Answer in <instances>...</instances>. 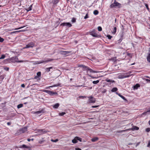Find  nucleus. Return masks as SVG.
Segmentation results:
<instances>
[{
    "label": "nucleus",
    "mask_w": 150,
    "mask_h": 150,
    "mask_svg": "<svg viewBox=\"0 0 150 150\" xmlns=\"http://www.w3.org/2000/svg\"><path fill=\"white\" fill-rule=\"evenodd\" d=\"M139 87V85L138 84H137L134 86V89H137Z\"/></svg>",
    "instance_id": "nucleus-19"
},
{
    "label": "nucleus",
    "mask_w": 150,
    "mask_h": 150,
    "mask_svg": "<svg viewBox=\"0 0 150 150\" xmlns=\"http://www.w3.org/2000/svg\"><path fill=\"white\" fill-rule=\"evenodd\" d=\"M43 91L46 92L51 96H52L54 94H57V93L56 92H54L48 90H44Z\"/></svg>",
    "instance_id": "nucleus-4"
},
{
    "label": "nucleus",
    "mask_w": 150,
    "mask_h": 150,
    "mask_svg": "<svg viewBox=\"0 0 150 150\" xmlns=\"http://www.w3.org/2000/svg\"><path fill=\"white\" fill-rule=\"evenodd\" d=\"M146 81L150 82V80L149 79H146Z\"/></svg>",
    "instance_id": "nucleus-61"
},
{
    "label": "nucleus",
    "mask_w": 150,
    "mask_h": 150,
    "mask_svg": "<svg viewBox=\"0 0 150 150\" xmlns=\"http://www.w3.org/2000/svg\"><path fill=\"white\" fill-rule=\"evenodd\" d=\"M27 130V127H25L22 128L18 130L16 134L19 135L21 133H24Z\"/></svg>",
    "instance_id": "nucleus-2"
},
{
    "label": "nucleus",
    "mask_w": 150,
    "mask_h": 150,
    "mask_svg": "<svg viewBox=\"0 0 150 150\" xmlns=\"http://www.w3.org/2000/svg\"><path fill=\"white\" fill-rule=\"evenodd\" d=\"M116 93L121 98H122L124 100L126 101L127 99L125 98V97L121 95L120 93H118L117 92H116Z\"/></svg>",
    "instance_id": "nucleus-15"
},
{
    "label": "nucleus",
    "mask_w": 150,
    "mask_h": 150,
    "mask_svg": "<svg viewBox=\"0 0 150 150\" xmlns=\"http://www.w3.org/2000/svg\"><path fill=\"white\" fill-rule=\"evenodd\" d=\"M127 0L128 1L127 3V4L129 5L130 4V3L131 2V0Z\"/></svg>",
    "instance_id": "nucleus-51"
},
{
    "label": "nucleus",
    "mask_w": 150,
    "mask_h": 150,
    "mask_svg": "<svg viewBox=\"0 0 150 150\" xmlns=\"http://www.w3.org/2000/svg\"><path fill=\"white\" fill-rule=\"evenodd\" d=\"M59 0H52V2L54 5H56L59 2Z\"/></svg>",
    "instance_id": "nucleus-17"
},
{
    "label": "nucleus",
    "mask_w": 150,
    "mask_h": 150,
    "mask_svg": "<svg viewBox=\"0 0 150 150\" xmlns=\"http://www.w3.org/2000/svg\"><path fill=\"white\" fill-rule=\"evenodd\" d=\"M106 81L107 82H112V83H114L115 81L113 80H110V79H106Z\"/></svg>",
    "instance_id": "nucleus-28"
},
{
    "label": "nucleus",
    "mask_w": 150,
    "mask_h": 150,
    "mask_svg": "<svg viewBox=\"0 0 150 150\" xmlns=\"http://www.w3.org/2000/svg\"><path fill=\"white\" fill-rule=\"evenodd\" d=\"M76 150H81V149L79 148H75Z\"/></svg>",
    "instance_id": "nucleus-57"
},
{
    "label": "nucleus",
    "mask_w": 150,
    "mask_h": 150,
    "mask_svg": "<svg viewBox=\"0 0 150 150\" xmlns=\"http://www.w3.org/2000/svg\"><path fill=\"white\" fill-rule=\"evenodd\" d=\"M116 29H117V28L116 27H115L114 28V29H113V33H115L116 32Z\"/></svg>",
    "instance_id": "nucleus-38"
},
{
    "label": "nucleus",
    "mask_w": 150,
    "mask_h": 150,
    "mask_svg": "<svg viewBox=\"0 0 150 150\" xmlns=\"http://www.w3.org/2000/svg\"><path fill=\"white\" fill-rule=\"evenodd\" d=\"M121 4L120 3L117 2L116 1H115L110 6L111 7L117 6L120 7Z\"/></svg>",
    "instance_id": "nucleus-5"
},
{
    "label": "nucleus",
    "mask_w": 150,
    "mask_h": 150,
    "mask_svg": "<svg viewBox=\"0 0 150 150\" xmlns=\"http://www.w3.org/2000/svg\"><path fill=\"white\" fill-rule=\"evenodd\" d=\"M99 106L98 105H95V106H93L92 107V108H96L98 107Z\"/></svg>",
    "instance_id": "nucleus-52"
},
{
    "label": "nucleus",
    "mask_w": 150,
    "mask_h": 150,
    "mask_svg": "<svg viewBox=\"0 0 150 150\" xmlns=\"http://www.w3.org/2000/svg\"><path fill=\"white\" fill-rule=\"evenodd\" d=\"M98 29L99 31H101L102 30V28L100 26H98Z\"/></svg>",
    "instance_id": "nucleus-39"
},
{
    "label": "nucleus",
    "mask_w": 150,
    "mask_h": 150,
    "mask_svg": "<svg viewBox=\"0 0 150 150\" xmlns=\"http://www.w3.org/2000/svg\"><path fill=\"white\" fill-rule=\"evenodd\" d=\"M39 132H42V134H45L47 132H49L48 131L45 129H40L38 130Z\"/></svg>",
    "instance_id": "nucleus-13"
},
{
    "label": "nucleus",
    "mask_w": 150,
    "mask_h": 150,
    "mask_svg": "<svg viewBox=\"0 0 150 150\" xmlns=\"http://www.w3.org/2000/svg\"><path fill=\"white\" fill-rule=\"evenodd\" d=\"M4 69L6 71H8L9 69V68L8 67H6L4 68Z\"/></svg>",
    "instance_id": "nucleus-59"
},
{
    "label": "nucleus",
    "mask_w": 150,
    "mask_h": 150,
    "mask_svg": "<svg viewBox=\"0 0 150 150\" xmlns=\"http://www.w3.org/2000/svg\"><path fill=\"white\" fill-rule=\"evenodd\" d=\"M31 140V139H27V140L28 141V142H30V140Z\"/></svg>",
    "instance_id": "nucleus-62"
},
{
    "label": "nucleus",
    "mask_w": 150,
    "mask_h": 150,
    "mask_svg": "<svg viewBox=\"0 0 150 150\" xmlns=\"http://www.w3.org/2000/svg\"><path fill=\"white\" fill-rule=\"evenodd\" d=\"M32 4L28 8L26 9V10L27 11H29L32 10Z\"/></svg>",
    "instance_id": "nucleus-23"
},
{
    "label": "nucleus",
    "mask_w": 150,
    "mask_h": 150,
    "mask_svg": "<svg viewBox=\"0 0 150 150\" xmlns=\"http://www.w3.org/2000/svg\"><path fill=\"white\" fill-rule=\"evenodd\" d=\"M4 41V39L2 38L1 37H0V42H2Z\"/></svg>",
    "instance_id": "nucleus-49"
},
{
    "label": "nucleus",
    "mask_w": 150,
    "mask_h": 150,
    "mask_svg": "<svg viewBox=\"0 0 150 150\" xmlns=\"http://www.w3.org/2000/svg\"><path fill=\"white\" fill-rule=\"evenodd\" d=\"M139 129V128L137 127L136 126H133L132 128H130L129 129H128V131L130 130H132V131H134L135 130H138Z\"/></svg>",
    "instance_id": "nucleus-14"
},
{
    "label": "nucleus",
    "mask_w": 150,
    "mask_h": 150,
    "mask_svg": "<svg viewBox=\"0 0 150 150\" xmlns=\"http://www.w3.org/2000/svg\"><path fill=\"white\" fill-rule=\"evenodd\" d=\"M98 10H95V11H93V14L95 15H97L98 14Z\"/></svg>",
    "instance_id": "nucleus-32"
},
{
    "label": "nucleus",
    "mask_w": 150,
    "mask_h": 150,
    "mask_svg": "<svg viewBox=\"0 0 150 150\" xmlns=\"http://www.w3.org/2000/svg\"><path fill=\"white\" fill-rule=\"evenodd\" d=\"M35 46V43L33 42H31L29 43L26 46V47L24 48H29L30 47H33Z\"/></svg>",
    "instance_id": "nucleus-7"
},
{
    "label": "nucleus",
    "mask_w": 150,
    "mask_h": 150,
    "mask_svg": "<svg viewBox=\"0 0 150 150\" xmlns=\"http://www.w3.org/2000/svg\"><path fill=\"white\" fill-rule=\"evenodd\" d=\"M89 98V102L90 103H95L96 102L95 99L92 96H91Z\"/></svg>",
    "instance_id": "nucleus-8"
},
{
    "label": "nucleus",
    "mask_w": 150,
    "mask_h": 150,
    "mask_svg": "<svg viewBox=\"0 0 150 150\" xmlns=\"http://www.w3.org/2000/svg\"><path fill=\"white\" fill-rule=\"evenodd\" d=\"M88 69V71H90V72L91 73H97V72H98V71H94V70H93L92 69H91L90 68H89V69Z\"/></svg>",
    "instance_id": "nucleus-20"
},
{
    "label": "nucleus",
    "mask_w": 150,
    "mask_h": 150,
    "mask_svg": "<svg viewBox=\"0 0 150 150\" xmlns=\"http://www.w3.org/2000/svg\"><path fill=\"white\" fill-rule=\"evenodd\" d=\"M147 61L149 63L150 62V53H149L148 55L147 56Z\"/></svg>",
    "instance_id": "nucleus-25"
},
{
    "label": "nucleus",
    "mask_w": 150,
    "mask_h": 150,
    "mask_svg": "<svg viewBox=\"0 0 150 150\" xmlns=\"http://www.w3.org/2000/svg\"><path fill=\"white\" fill-rule=\"evenodd\" d=\"M149 125H150V121H149Z\"/></svg>",
    "instance_id": "nucleus-64"
},
{
    "label": "nucleus",
    "mask_w": 150,
    "mask_h": 150,
    "mask_svg": "<svg viewBox=\"0 0 150 150\" xmlns=\"http://www.w3.org/2000/svg\"><path fill=\"white\" fill-rule=\"evenodd\" d=\"M75 86L76 87H81V86H83V87H85V86H83V85H79V86Z\"/></svg>",
    "instance_id": "nucleus-53"
},
{
    "label": "nucleus",
    "mask_w": 150,
    "mask_h": 150,
    "mask_svg": "<svg viewBox=\"0 0 150 150\" xmlns=\"http://www.w3.org/2000/svg\"><path fill=\"white\" fill-rule=\"evenodd\" d=\"M37 75L38 77L40 76L41 73L40 72H38L37 73Z\"/></svg>",
    "instance_id": "nucleus-41"
},
{
    "label": "nucleus",
    "mask_w": 150,
    "mask_h": 150,
    "mask_svg": "<svg viewBox=\"0 0 150 150\" xmlns=\"http://www.w3.org/2000/svg\"><path fill=\"white\" fill-rule=\"evenodd\" d=\"M72 142L73 143H76L77 142V139L76 138V137L74 138V139H73L72 140Z\"/></svg>",
    "instance_id": "nucleus-30"
},
{
    "label": "nucleus",
    "mask_w": 150,
    "mask_h": 150,
    "mask_svg": "<svg viewBox=\"0 0 150 150\" xmlns=\"http://www.w3.org/2000/svg\"><path fill=\"white\" fill-rule=\"evenodd\" d=\"M88 13H87L86 15L85 16V17H84V18L85 19H86L87 18H88Z\"/></svg>",
    "instance_id": "nucleus-47"
},
{
    "label": "nucleus",
    "mask_w": 150,
    "mask_h": 150,
    "mask_svg": "<svg viewBox=\"0 0 150 150\" xmlns=\"http://www.w3.org/2000/svg\"><path fill=\"white\" fill-rule=\"evenodd\" d=\"M90 34L93 37H100V36L98 35L96 33L92 31L90 33Z\"/></svg>",
    "instance_id": "nucleus-11"
},
{
    "label": "nucleus",
    "mask_w": 150,
    "mask_h": 150,
    "mask_svg": "<svg viewBox=\"0 0 150 150\" xmlns=\"http://www.w3.org/2000/svg\"><path fill=\"white\" fill-rule=\"evenodd\" d=\"M127 55L130 57H132V55H131V54H130V53H128L127 54Z\"/></svg>",
    "instance_id": "nucleus-54"
},
{
    "label": "nucleus",
    "mask_w": 150,
    "mask_h": 150,
    "mask_svg": "<svg viewBox=\"0 0 150 150\" xmlns=\"http://www.w3.org/2000/svg\"><path fill=\"white\" fill-rule=\"evenodd\" d=\"M20 147L21 148L25 149L28 148V147L26 146V145L25 144H23Z\"/></svg>",
    "instance_id": "nucleus-29"
},
{
    "label": "nucleus",
    "mask_w": 150,
    "mask_h": 150,
    "mask_svg": "<svg viewBox=\"0 0 150 150\" xmlns=\"http://www.w3.org/2000/svg\"><path fill=\"white\" fill-rule=\"evenodd\" d=\"M21 87L24 88L25 87V85L24 84H22L21 85Z\"/></svg>",
    "instance_id": "nucleus-55"
},
{
    "label": "nucleus",
    "mask_w": 150,
    "mask_h": 150,
    "mask_svg": "<svg viewBox=\"0 0 150 150\" xmlns=\"http://www.w3.org/2000/svg\"><path fill=\"white\" fill-rule=\"evenodd\" d=\"M88 76H90V77H91V78H93H93H95L94 77H93V76H91V75H88Z\"/></svg>",
    "instance_id": "nucleus-60"
},
{
    "label": "nucleus",
    "mask_w": 150,
    "mask_h": 150,
    "mask_svg": "<svg viewBox=\"0 0 150 150\" xmlns=\"http://www.w3.org/2000/svg\"><path fill=\"white\" fill-rule=\"evenodd\" d=\"M52 67H50L49 68H47L45 69L46 70V71L47 72H48L50 71V69H52Z\"/></svg>",
    "instance_id": "nucleus-31"
},
{
    "label": "nucleus",
    "mask_w": 150,
    "mask_h": 150,
    "mask_svg": "<svg viewBox=\"0 0 150 150\" xmlns=\"http://www.w3.org/2000/svg\"><path fill=\"white\" fill-rule=\"evenodd\" d=\"M118 89L116 87H114L112 88V89L111 90V91L112 92H115L117 91Z\"/></svg>",
    "instance_id": "nucleus-26"
},
{
    "label": "nucleus",
    "mask_w": 150,
    "mask_h": 150,
    "mask_svg": "<svg viewBox=\"0 0 150 150\" xmlns=\"http://www.w3.org/2000/svg\"><path fill=\"white\" fill-rule=\"evenodd\" d=\"M11 122H8L7 123V124L8 125H11Z\"/></svg>",
    "instance_id": "nucleus-56"
},
{
    "label": "nucleus",
    "mask_w": 150,
    "mask_h": 150,
    "mask_svg": "<svg viewBox=\"0 0 150 150\" xmlns=\"http://www.w3.org/2000/svg\"><path fill=\"white\" fill-rule=\"evenodd\" d=\"M139 143H137V144L136 146H138V145L139 144Z\"/></svg>",
    "instance_id": "nucleus-63"
},
{
    "label": "nucleus",
    "mask_w": 150,
    "mask_h": 150,
    "mask_svg": "<svg viewBox=\"0 0 150 150\" xmlns=\"http://www.w3.org/2000/svg\"><path fill=\"white\" fill-rule=\"evenodd\" d=\"M71 21L73 23H75L76 21V19L75 18H73L71 20Z\"/></svg>",
    "instance_id": "nucleus-40"
},
{
    "label": "nucleus",
    "mask_w": 150,
    "mask_h": 150,
    "mask_svg": "<svg viewBox=\"0 0 150 150\" xmlns=\"http://www.w3.org/2000/svg\"><path fill=\"white\" fill-rule=\"evenodd\" d=\"M76 139H77V140H79V141L80 142H81V141H82V139L81 138L79 137H76Z\"/></svg>",
    "instance_id": "nucleus-34"
},
{
    "label": "nucleus",
    "mask_w": 150,
    "mask_h": 150,
    "mask_svg": "<svg viewBox=\"0 0 150 150\" xmlns=\"http://www.w3.org/2000/svg\"><path fill=\"white\" fill-rule=\"evenodd\" d=\"M131 72V71H129L127 73H121L118 76V78L120 79H122L124 78L129 77L132 76V74H129L128 75H127V74L130 73Z\"/></svg>",
    "instance_id": "nucleus-1"
},
{
    "label": "nucleus",
    "mask_w": 150,
    "mask_h": 150,
    "mask_svg": "<svg viewBox=\"0 0 150 150\" xmlns=\"http://www.w3.org/2000/svg\"><path fill=\"white\" fill-rule=\"evenodd\" d=\"M107 37L109 39H111L112 38V36L110 35H107Z\"/></svg>",
    "instance_id": "nucleus-43"
},
{
    "label": "nucleus",
    "mask_w": 150,
    "mask_h": 150,
    "mask_svg": "<svg viewBox=\"0 0 150 150\" xmlns=\"http://www.w3.org/2000/svg\"><path fill=\"white\" fill-rule=\"evenodd\" d=\"M145 6H146V8L147 9V10H149V7H148V5L147 4H146L145 5Z\"/></svg>",
    "instance_id": "nucleus-46"
},
{
    "label": "nucleus",
    "mask_w": 150,
    "mask_h": 150,
    "mask_svg": "<svg viewBox=\"0 0 150 150\" xmlns=\"http://www.w3.org/2000/svg\"><path fill=\"white\" fill-rule=\"evenodd\" d=\"M146 131L147 132H149L150 131V128H147L146 129Z\"/></svg>",
    "instance_id": "nucleus-45"
},
{
    "label": "nucleus",
    "mask_w": 150,
    "mask_h": 150,
    "mask_svg": "<svg viewBox=\"0 0 150 150\" xmlns=\"http://www.w3.org/2000/svg\"><path fill=\"white\" fill-rule=\"evenodd\" d=\"M11 59V60H13V61L18 62H21L25 61L23 60H18V58L17 56H15L13 57H12Z\"/></svg>",
    "instance_id": "nucleus-6"
},
{
    "label": "nucleus",
    "mask_w": 150,
    "mask_h": 150,
    "mask_svg": "<svg viewBox=\"0 0 150 150\" xmlns=\"http://www.w3.org/2000/svg\"><path fill=\"white\" fill-rule=\"evenodd\" d=\"M89 67H88L87 66H85V67L84 68L85 69V70L87 71H88V69H89Z\"/></svg>",
    "instance_id": "nucleus-42"
},
{
    "label": "nucleus",
    "mask_w": 150,
    "mask_h": 150,
    "mask_svg": "<svg viewBox=\"0 0 150 150\" xmlns=\"http://www.w3.org/2000/svg\"><path fill=\"white\" fill-rule=\"evenodd\" d=\"M98 138L97 137H95L91 139V141L92 142H95L98 140Z\"/></svg>",
    "instance_id": "nucleus-16"
},
{
    "label": "nucleus",
    "mask_w": 150,
    "mask_h": 150,
    "mask_svg": "<svg viewBox=\"0 0 150 150\" xmlns=\"http://www.w3.org/2000/svg\"><path fill=\"white\" fill-rule=\"evenodd\" d=\"M150 146V142H149L147 144V147H149Z\"/></svg>",
    "instance_id": "nucleus-58"
},
{
    "label": "nucleus",
    "mask_w": 150,
    "mask_h": 150,
    "mask_svg": "<svg viewBox=\"0 0 150 150\" xmlns=\"http://www.w3.org/2000/svg\"><path fill=\"white\" fill-rule=\"evenodd\" d=\"M99 82V80H97L96 81H93L92 83L94 84H97Z\"/></svg>",
    "instance_id": "nucleus-35"
},
{
    "label": "nucleus",
    "mask_w": 150,
    "mask_h": 150,
    "mask_svg": "<svg viewBox=\"0 0 150 150\" xmlns=\"http://www.w3.org/2000/svg\"><path fill=\"white\" fill-rule=\"evenodd\" d=\"M65 114H66L65 112H62L61 113H59V115L60 116H62L64 115H65Z\"/></svg>",
    "instance_id": "nucleus-36"
},
{
    "label": "nucleus",
    "mask_w": 150,
    "mask_h": 150,
    "mask_svg": "<svg viewBox=\"0 0 150 150\" xmlns=\"http://www.w3.org/2000/svg\"><path fill=\"white\" fill-rule=\"evenodd\" d=\"M148 112H150V108H149V109L146 112L143 113L142 114V115H147Z\"/></svg>",
    "instance_id": "nucleus-21"
},
{
    "label": "nucleus",
    "mask_w": 150,
    "mask_h": 150,
    "mask_svg": "<svg viewBox=\"0 0 150 150\" xmlns=\"http://www.w3.org/2000/svg\"><path fill=\"white\" fill-rule=\"evenodd\" d=\"M23 106V104H20L17 105V108L18 109L20 108Z\"/></svg>",
    "instance_id": "nucleus-33"
},
{
    "label": "nucleus",
    "mask_w": 150,
    "mask_h": 150,
    "mask_svg": "<svg viewBox=\"0 0 150 150\" xmlns=\"http://www.w3.org/2000/svg\"><path fill=\"white\" fill-rule=\"evenodd\" d=\"M59 104L58 103L55 104L53 106V107L55 108H57L59 106Z\"/></svg>",
    "instance_id": "nucleus-27"
},
{
    "label": "nucleus",
    "mask_w": 150,
    "mask_h": 150,
    "mask_svg": "<svg viewBox=\"0 0 150 150\" xmlns=\"http://www.w3.org/2000/svg\"><path fill=\"white\" fill-rule=\"evenodd\" d=\"M85 65H82V64L80 65H79V67H83V68H84V67H85Z\"/></svg>",
    "instance_id": "nucleus-50"
},
{
    "label": "nucleus",
    "mask_w": 150,
    "mask_h": 150,
    "mask_svg": "<svg viewBox=\"0 0 150 150\" xmlns=\"http://www.w3.org/2000/svg\"><path fill=\"white\" fill-rule=\"evenodd\" d=\"M70 52L68 51H64L61 50L60 51V53L61 54L64 55H67Z\"/></svg>",
    "instance_id": "nucleus-10"
},
{
    "label": "nucleus",
    "mask_w": 150,
    "mask_h": 150,
    "mask_svg": "<svg viewBox=\"0 0 150 150\" xmlns=\"http://www.w3.org/2000/svg\"><path fill=\"white\" fill-rule=\"evenodd\" d=\"M58 139H56L55 140L51 139V141L53 142H56L58 141Z\"/></svg>",
    "instance_id": "nucleus-44"
},
{
    "label": "nucleus",
    "mask_w": 150,
    "mask_h": 150,
    "mask_svg": "<svg viewBox=\"0 0 150 150\" xmlns=\"http://www.w3.org/2000/svg\"><path fill=\"white\" fill-rule=\"evenodd\" d=\"M45 112V109H42L41 110H39V111L35 112L34 113L38 114L40 113H43Z\"/></svg>",
    "instance_id": "nucleus-12"
},
{
    "label": "nucleus",
    "mask_w": 150,
    "mask_h": 150,
    "mask_svg": "<svg viewBox=\"0 0 150 150\" xmlns=\"http://www.w3.org/2000/svg\"><path fill=\"white\" fill-rule=\"evenodd\" d=\"M5 57V55L4 54L2 55L0 57V59H4Z\"/></svg>",
    "instance_id": "nucleus-37"
},
{
    "label": "nucleus",
    "mask_w": 150,
    "mask_h": 150,
    "mask_svg": "<svg viewBox=\"0 0 150 150\" xmlns=\"http://www.w3.org/2000/svg\"><path fill=\"white\" fill-rule=\"evenodd\" d=\"M60 85H61V84L58 83L57 84L54 85L53 86H50V87H57V86H61Z\"/></svg>",
    "instance_id": "nucleus-24"
},
{
    "label": "nucleus",
    "mask_w": 150,
    "mask_h": 150,
    "mask_svg": "<svg viewBox=\"0 0 150 150\" xmlns=\"http://www.w3.org/2000/svg\"><path fill=\"white\" fill-rule=\"evenodd\" d=\"M53 59L45 58L44 59L38 62V64H41L44 63H47L53 60Z\"/></svg>",
    "instance_id": "nucleus-3"
},
{
    "label": "nucleus",
    "mask_w": 150,
    "mask_h": 150,
    "mask_svg": "<svg viewBox=\"0 0 150 150\" xmlns=\"http://www.w3.org/2000/svg\"><path fill=\"white\" fill-rule=\"evenodd\" d=\"M61 26H67L69 27H71L72 25L70 23H63L60 24Z\"/></svg>",
    "instance_id": "nucleus-9"
},
{
    "label": "nucleus",
    "mask_w": 150,
    "mask_h": 150,
    "mask_svg": "<svg viewBox=\"0 0 150 150\" xmlns=\"http://www.w3.org/2000/svg\"><path fill=\"white\" fill-rule=\"evenodd\" d=\"M127 131H128V129H127L117 131H116V132L117 133H121L123 132H126Z\"/></svg>",
    "instance_id": "nucleus-18"
},
{
    "label": "nucleus",
    "mask_w": 150,
    "mask_h": 150,
    "mask_svg": "<svg viewBox=\"0 0 150 150\" xmlns=\"http://www.w3.org/2000/svg\"><path fill=\"white\" fill-rule=\"evenodd\" d=\"M107 91V90L105 89H103V90L102 91V93H105Z\"/></svg>",
    "instance_id": "nucleus-48"
},
{
    "label": "nucleus",
    "mask_w": 150,
    "mask_h": 150,
    "mask_svg": "<svg viewBox=\"0 0 150 150\" xmlns=\"http://www.w3.org/2000/svg\"><path fill=\"white\" fill-rule=\"evenodd\" d=\"M148 112H150V108H149V109L146 112L143 113L142 114V115H147Z\"/></svg>",
    "instance_id": "nucleus-22"
}]
</instances>
